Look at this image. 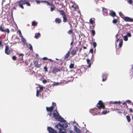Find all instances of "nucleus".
<instances>
[{
    "mask_svg": "<svg viewBox=\"0 0 133 133\" xmlns=\"http://www.w3.org/2000/svg\"><path fill=\"white\" fill-rule=\"evenodd\" d=\"M74 64L73 63H71L70 64L69 67V68L70 69L73 68L74 67Z\"/></svg>",
    "mask_w": 133,
    "mask_h": 133,
    "instance_id": "obj_32",
    "label": "nucleus"
},
{
    "mask_svg": "<svg viewBox=\"0 0 133 133\" xmlns=\"http://www.w3.org/2000/svg\"><path fill=\"white\" fill-rule=\"evenodd\" d=\"M71 7L74 8H77V7H76V5L75 4L72 5Z\"/></svg>",
    "mask_w": 133,
    "mask_h": 133,
    "instance_id": "obj_59",
    "label": "nucleus"
},
{
    "mask_svg": "<svg viewBox=\"0 0 133 133\" xmlns=\"http://www.w3.org/2000/svg\"><path fill=\"white\" fill-rule=\"evenodd\" d=\"M39 90H38L39 91L41 92L43 90V87L42 86L39 87Z\"/></svg>",
    "mask_w": 133,
    "mask_h": 133,
    "instance_id": "obj_34",
    "label": "nucleus"
},
{
    "mask_svg": "<svg viewBox=\"0 0 133 133\" xmlns=\"http://www.w3.org/2000/svg\"><path fill=\"white\" fill-rule=\"evenodd\" d=\"M72 32V31L71 30H70L68 31V33L69 34H70Z\"/></svg>",
    "mask_w": 133,
    "mask_h": 133,
    "instance_id": "obj_52",
    "label": "nucleus"
},
{
    "mask_svg": "<svg viewBox=\"0 0 133 133\" xmlns=\"http://www.w3.org/2000/svg\"><path fill=\"white\" fill-rule=\"evenodd\" d=\"M91 32L92 34L93 35V36H94L95 34V32L94 30H92L91 31Z\"/></svg>",
    "mask_w": 133,
    "mask_h": 133,
    "instance_id": "obj_40",
    "label": "nucleus"
},
{
    "mask_svg": "<svg viewBox=\"0 0 133 133\" xmlns=\"http://www.w3.org/2000/svg\"><path fill=\"white\" fill-rule=\"evenodd\" d=\"M128 37L127 36H124L123 37V39L125 41H127L128 40Z\"/></svg>",
    "mask_w": 133,
    "mask_h": 133,
    "instance_id": "obj_31",
    "label": "nucleus"
},
{
    "mask_svg": "<svg viewBox=\"0 0 133 133\" xmlns=\"http://www.w3.org/2000/svg\"><path fill=\"white\" fill-rule=\"evenodd\" d=\"M117 112L120 114H121L122 113V112L120 111H117Z\"/></svg>",
    "mask_w": 133,
    "mask_h": 133,
    "instance_id": "obj_63",
    "label": "nucleus"
},
{
    "mask_svg": "<svg viewBox=\"0 0 133 133\" xmlns=\"http://www.w3.org/2000/svg\"><path fill=\"white\" fill-rule=\"evenodd\" d=\"M29 44L30 46V47H29V49L30 50H31V51H33V48H32V46L31 45L30 43H29Z\"/></svg>",
    "mask_w": 133,
    "mask_h": 133,
    "instance_id": "obj_38",
    "label": "nucleus"
},
{
    "mask_svg": "<svg viewBox=\"0 0 133 133\" xmlns=\"http://www.w3.org/2000/svg\"><path fill=\"white\" fill-rule=\"evenodd\" d=\"M36 2L37 4H40L41 2H42V1H36Z\"/></svg>",
    "mask_w": 133,
    "mask_h": 133,
    "instance_id": "obj_58",
    "label": "nucleus"
},
{
    "mask_svg": "<svg viewBox=\"0 0 133 133\" xmlns=\"http://www.w3.org/2000/svg\"><path fill=\"white\" fill-rule=\"evenodd\" d=\"M59 11L60 14L62 15L63 16L66 15L64 11L63 10H59Z\"/></svg>",
    "mask_w": 133,
    "mask_h": 133,
    "instance_id": "obj_24",
    "label": "nucleus"
},
{
    "mask_svg": "<svg viewBox=\"0 0 133 133\" xmlns=\"http://www.w3.org/2000/svg\"><path fill=\"white\" fill-rule=\"evenodd\" d=\"M18 35L19 36L21 37L22 38L23 37V36L22 35V33L21 31L20 30H18Z\"/></svg>",
    "mask_w": 133,
    "mask_h": 133,
    "instance_id": "obj_35",
    "label": "nucleus"
},
{
    "mask_svg": "<svg viewBox=\"0 0 133 133\" xmlns=\"http://www.w3.org/2000/svg\"><path fill=\"white\" fill-rule=\"evenodd\" d=\"M5 52V54L7 55H9L10 52V50L8 45H6Z\"/></svg>",
    "mask_w": 133,
    "mask_h": 133,
    "instance_id": "obj_6",
    "label": "nucleus"
},
{
    "mask_svg": "<svg viewBox=\"0 0 133 133\" xmlns=\"http://www.w3.org/2000/svg\"><path fill=\"white\" fill-rule=\"evenodd\" d=\"M44 70H45L46 72H47L48 70H47V68L46 66H45L44 67Z\"/></svg>",
    "mask_w": 133,
    "mask_h": 133,
    "instance_id": "obj_56",
    "label": "nucleus"
},
{
    "mask_svg": "<svg viewBox=\"0 0 133 133\" xmlns=\"http://www.w3.org/2000/svg\"><path fill=\"white\" fill-rule=\"evenodd\" d=\"M42 2L44 3L45 4H46L47 5H49L51 6H53L54 5L52 3L49 2L47 1H42Z\"/></svg>",
    "mask_w": 133,
    "mask_h": 133,
    "instance_id": "obj_10",
    "label": "nucleus"
},
{
    "mask_svg": "<svg viewBox=\"0 0 133 133\" xmlns=\"http://www.w3.org/2000/svg\"><path fill=\"white\" fill-rule=\"evenodd\" d=\"M24 0H21L18 2L19 7L21 8H24L23 5L24 4Z\"/></svg>",
    "mask_w": 133,
    "mask_h": 133,
    "instance_id": "obj_4",
    "label": "nucleus"
},
{
    "mask_svg": "<svg viewBox=\"0 0 133 133\" xmlns=\"http://www.w3.org/2000/svg\"><path fill=\"white\" fill-rule=\"evenodd\" d=\"M47 81L45 79H44L42 81V82L44 84H45L47 82Z\"/></svg>",
    "mask_w": 133,
    "mask_h": 133,
    "instance_id": "obj_53",
    "label": "nucleus"
},
{
    "mask_svg": "<svg viewBox=\"0 0 133 133\" xmlns=\"http://www.w3.org/2000/svg\"><path fill=\"white\" fill-rule=\"evenodd\" d=\"M55 21L56 23H60L61 22V20L58 18H56L55 20Z\"/></svg>",
    "mask_w": 133,
    "mask_h": 133,
    "instance_id": "obj_18",
    "label": "nucleus"
},
{
    "mask_svg": "<svg viewBox=\"0 0 133 133\" xmlns=\"http://www.w3.org/2000/svg\"><path fill=\"white\" fill-rule=\"evenodd\" d=\"M97 107L99 109L101 108L104 109L105 108V106L103 104V103L102 100H100L97 104Z\"/></svg>",
    "mask_w": 133,
    "mask_h": 133,
    "instance_id": "obj_2",
    "label": "nucleus"
},
{
    "mask_svg": "<svg viewBox=\"0 0 133 133\" xmlns=\"http://www.w3.org/2000/svg\"><path fill=\"white\" fill-rule=\"evenodd\" d=\"M128 3L130 4H131L132 3V0H128Z\"/></svg>",
    "mask_w": 133,
    "mask_h": 133,
    "instance_id": "obj_54",
    "label": "nucleus"
},
{
    "mask_svg": "<svg viewBox=\"0 0 133 133\" xmlns=\"http://www.w3.org/2000/svg\"><path fill=\"white\" fill-rule=\"evenodd\" d=\"M126 36H127L128 37H130L131 36V35L130 32H128Z\"/></svg>",
    "mask_w": 133,
    "mask_h": 133,
    "instance_id": "obj_45",
    "label": "nucleus"
},
{
    "mask_svg": "<svg viewBox=\"0 0 133 133\" xmlns=\"http://www.w3.org/2000/svg\"><path fill=\"white\" fill-rule=\"evenodd\" d=\"M117 20L116 19H114L113 21H112V23L114 24H116L117 23Z\"/></svg>",
    "mask_w": 133,
    "mask_h": 133,
    "instance_id": "obj_47",
    "label": "nucleus"
},
{
    "mask_svg": "<svg viewBox=\"0 0 133 133\" xmlns=\"http://www.w3.org/2000/svg\"><path fill=\"white\" fill-rule=\"evenodd\" d=\"M81 71L79 69H77L75 72V74H77L79 76H81Z\"/></svg>",
    "mask_w": 133,
    "mask_h": 133,
    "instance_id": "obj_11",
    "label": "nucleus"
},
{
    "mask_svg": "<svg viewBox=\"0 0 133 133\" xmlns=\"http://www.w3.org/2000/svg\"><path fill=\"white\" fill-rule=\"evenodd\" d=\"M55 110L53 114V117L57 120L59 122L55 126V128L59 130L60 133H64L65 132V128L68 127L67 122L63 118L59 115L58 112L57 111V108H55Z\"/></svg>",
    "mask_w": 133,
    "mask_h": 133,
    "instance_id": "obj_1",
    "label": "nucleus"
},
{
    "mask_svg": "<svg viewBox=\"0 0 133 133\" xmlns=\"http://www.w3.org/2000/svg\"><path fill=\"white\" fill-rule=\"evenodd\" d=\"M93 19H94L93 20L92 19V18H90V19L89 23H90L91 24H92L93 23H94V18H93Z\"/></svg>",
    "mask_w": 133,
    "mask_h": 133,
    "instance_id": "obj_26",
    "label": "nucleus"
},
{
    "mask_svg": "<svg viewBox=\"0 0 133 133\" xmlns=\"http://www.w3.org/2000/svg\"><path fill=\"white\" fill-rule=\"evenodd\" d=\"M93 48L91 49L89 51V52H90L91 54H92V56L91 57V59H92V58L93 56Z\"/></svg>",
    "mask_w": 133,
    "mask_h": 133,
    "instance_id": "obj_27",
    "label": "nucleus"
},
{
    "mask_svg": "<svg viewBox=\"0 0 133 133\" xmlns=\"http://www.w3.org/2000/svg\"><path fill=\"white\" fill-rule=\"evenodd\" d=\"M93 45L94 48H95L97 46V44H96V43L95 42H93Z\"/></svg>",
    "mask_w": 133,
    "mask_h": 133,
    "instance_id": "obj_36",
    "label": "nucleus"
},
{
    "mask_svg": "<svg viewBox=\"0 0 133 133\" xmlns=\"http://www.w3.org/2000/svg\"><path fill=\"white\" fill-rule=\"evenodd\" d=\"M60 69H57L56 67L54 68L52 70V72H58V71H60Z\"/></svg>",
    "mask_w": 133,
    "mask_h": 133,
    "instance_id": "obj_14",
    "label": "nucleus"
},
{
    "mask_svg": "<svg viewBox=\"0 0 133 133\" xmlns=\"http://www.w3.org/2000/svg\"><path fill=\"white\" fill-rule=\"evenodd\" d=\"M4 30V29L1 26H0V31L3 32Z\"/></svg>",
    "mask_w": 133,
    "mask_h": 133,
    "instance_id": "obj_55",
    "label": "nucleus"
},
{
    "mask_svg": "<svg viewBox=\"0 0 133 133\" xmlns=\"http://www.w3.org/2000/svg\"><path fill=\"white\" fill-rule=\"evenodd\" d=\"M21 41L23 43V45H25L27 46V44L26 43V40L23 37L21 38Z\"/></svg>",
    "mask_w": 133,
    "mask_h": 133,
    "instance_id": "obj_12",
    "label": "nucleus"
},
{
    "mask_svg": "<svg viewBox=\"0 0 133 133\" xmlns=\"http://www.w3.org/2000/svg\"><path fill=\"white\" fill-rule=\"evenodd\" d=\"M70 53V51H68L67 53L64 56V58L66 59L67 58L69 55Z\"/></svg>",
    "mask_w": 133,
    "mask_h": 133,
    "instance_id": "obj_21",
    "label": "nucleus"
},
{
    "mask_svg": "<svg viewBox=\"0 0 133 133\" xmlns=\"http://www.w3.org/2000/svg\"><path fill=\"white\" fill-rule=\"evenodd\" d=\"M123 44V41L122 39L120 41V42L119 43L118 46L120 48H121Z\"/></svg>",
    "mask_w": 133,
    "mask_h": 133,
    "instance_id": "obj_28",
    "label": "nucleus"
},
{
    "mask_svg": "<svg viewBox=\"0 0 133 133\" xmlns=\"http://www.w3.org/2000/svg\"><path fill=\"white\" fill-rule=\"evenodd\" d=\"M114 104H117L118 103L119 104H120L121 103V102L120 101H115L114 102Z\"/></svg>",
    "mask_w": 133,
    "mask_h": 133,
    "instance_id": "obj_44",
    "label": "nucleus"
},
{
    "mask_svg": "<svg viewBox=\"0 0 133 133\" xmlns=\"http://www.w3.org/2000/svg\"><path fill=\"white\" fill-rule=\"evenodd\" d=\"M124 20L127 22H133V19L128 17H124Z\"/></svg>",
    "mask_w": 133,
    "mask_h": 133,
    "instance_id": "obj_7",
    "label": "nucleus"
},
{
    "mask_svg": "<svg viewBox=\"0 0 133 133\" xmlns=\"http://www.w3.org/2000/svg\"><path fill=\"white\" fill-rule=\"evenodd\" d=\"M109 112V111L107 112V111L105 110H103L102 112V113L103 115H105L107 113H108Z\"/></svg>",
    "mask_w": 133,
    "mask_h": 133,
    "instance_id": "obj_33",
    "label": "nucleus"
},
{
    "mask_svg": "<svg viewBox=\"0 0 133 133\" xmlns=\"http://www.w3.org/2000/svg\"><path fill=\"white\" fill-rule=\"evenodd\" d=\"M41 36V34L39 32L36 33L35 34V35L34 37L36 39L38 38Z\"/></svg>",
    "mask_w": 133,
    "mask_h": 133,
    "instance_id": "obj_17",
    "label": "nucleus"
},
{
    "mask_svg": "<svg viewBox=\"0 0 133 133\" xmlns=\"http://www.w3.org/2000/svg\"><path fill=\"white\" fill-rule=\"evenodd\" d=\"M83 129H82L81 130V133H87V129L85 128H83Z\"/></svg>",
    "mask_w": 133,
    "mask_h": 133,
    "instance_id": "obj_20",
    "label": "nucleus"
},
{
    "mask_svg": "<svg viewBox=\"0 0 133 133\" xmlns=\"http://www.w3.org/2000/svg\"><path fill=\"white\" fill-rule=\"evenodd\" d=\"M108 74L107 73H103L102 74V81L103 82H104L106 80L107 78Z\"/></svg>",
    "mask_w": 133,
    "mask_h": 133,
    "instance_id": "obj_5",
    "label": "nucleus"
},
{
    "mask_svg": "<svg viewBox=\"0 0 133 133\" xmlns=\"http://www.w3.org/2000/svg\"><path fill=\"white\" fill-rule=\"evenodd\" d=\"M46 110L48 112H52L54 109L52 106L49 107H46Z\"/></svg>",
    "mask_w": 133,
    "mask_h": 133,
    "instance_id": "obj_9",
    "label": "nucleus"
},
{
    "mask_svg": "<svg viewBox=\"0 0 133 133\" xmlns=\"http://www.w3.org/2000/svg\"><path fill=\"white\" fill-rule=\"evenodd\" d=\"M63 21L64 22H65L67 21V19L66 18V15H65L64 16H63Z\"/></svg>",
    "mask_w": 133,
    "mask_h": 133,
    "instance_id": "obj_25",
    "label": "nucleus"
},
{
    "mask_svg": "<svg viewBox=\"0 0 133 133\" xmlns=\"http://www.w3.org/2000/svg\"><path fill=\"white\" fill-rule=\"evenodd\" d=\"M40 92L38 90V89H37L36 91V96L37 97H38L39 93Z\"/></svg>",
    "mask_w": 133,
    "mask_h": 133,
    "instance_id": "obj_46",
    "label": "nucleus"
},
{
    "mask_svg": "<svg viewBox=\"0 0 133 133\" xmlns=\"http://www.w3.org/2000/svg\"><path fill=\"white\" fill-rule=\"evenodd\" d=\"M3 32H7L8 33H9V30L8 29H4V30L3 31Z\"/></svg>",
    "mask_w": 133,
    "mask_h": 133,
    "instance_id": "obj_39",
    "label": "nucleus"
},
{
    "mask_svg": "<svg viewBox=\"0 0 133 133\" xmlns=\"http://www.w3.org/2000/svg\"><path fill=\"white\" fill-rule=\"evenodd\" d=\"M76 51L75 50H73L71 52V54L72 55H74L76 54Z\"/></svg>",
    "mask_w": 133,
    "mask_h": 133,
    "instance_id": "obj_30",
    "label": "nucleus"
},
{
    "mask_svg": "<svg viewBox=\"0 0 133 133\" xmlns=\"http://www.w3.org/2000/svg\"><path fill=\"white\" fill-rule=\"evenodd\" d=\"M37 23L35 21H34L32 22V25L33 26H36L37 24Z\"/></svg>",
    "mask_w": 133,
    "mask_h": 133,
    "instance_id": "obj_23",
    "label": "nucleus"
},
{
    "mask_svg": "<svg viewBox=\"0 0 133 133\" xmlns=\"http://www.w3.org/2000/svg\"><path fill=\"white\" fill-rule=\"evenodd\" d=\"M97 109L96 108H92L90 109L89 110H91V111H95Z\"/></svg>",
    "mask_w": 133,
    "mask_h": 133,
    "instance_id": "obj_50",
    "label": "nucleus"
},
{
    "mask_svg": "<svg viewBox=\"0 0 133 133\" xmlns=\"http://www.w3.org/2000/svg\"><path fill=\"white\" fill-rule=\"evenodd\" d=\"M58 63L60 65H61L62 64H63V62L61 60H60V61L59 62H58Z\"/></svg>",
    "mask_w": 133,
    "mask_h": 133,
    "instance_id": "obj_48",
    "label": "nucleus"
},
{
    "mask_svg": "<svg viewBox=\"0 0 133 133\" xmlns=\"http://www.w3.org/2000/svg\"><path fill=\"white\" fill-rule=\"evenodd\" d=\"M48 59V58L46 57H44L42 58V59L43 60H45Z\"/></svg>",
    "mask_w": 133,
    "mask_h": 133,
    "instance_id": "obj_57",
    "label": "nucleus"
},
{
    "mask_svg": "<svg viewBox=\"0 0 133 133\" xmlns=\"http://www.w3.org/2000/svg\"><path fill=\"white\" fill-rule=\"evenodd\" d=\"M34 64L35 66L37 68H39L40 65L39 64H38V62L37 61H35L34 62Z\"/></svg>",
    "mask_w": 133,
    "mask_h": 133,
    "instance_id": "obj_19",
    "label": "nucleus"
},
{
    "mask_svg": "<svg viewBox=\"0 0 133 133\" xmlns=\"http://www.w3.org/2000/svg\"><path fill=\"white\" fill-rule=\"evenodd\" d=\"M24 54H20L19 55V57H20L21 56H22V57L23 56H24Z\"/></svg>",
    "mask_w": 133,
    "mask_h": 133,
    "instance_id": "obj_64",
    "label": "nucleus"
},
{
    "mask_svg": "<svg viewBox=\"0 0 133 133\" xmlns=\"http://www.w3.org/2000/svg\"><path fill=\"white\" fill-rule=\"evenodd\" d=\"M52 106H53V108H54L55 107H56H56L57 108V107L56 106V104L55 103L52 102Z\"/></svg>",
    "mask_w": 133,
    "mask_h": 133,
    "instance_id": "obj_42",
    "label": "nucleus"
},
{
    "mask_svg": "<svg viewBox=\"0 0 133 133\" xmlns=\"http://www.w3.org/2000/svg\"><path fill=\"white\" fill-rule=\"evenodd\" d=\"M48 115L50 117H53V114L51 112H50L48 114Z\"/></svg>",
    "mask_w": 133,
    "mask_h": 133,
    "instance_id": "obj_43",
    "label": "nucleus"
},
{
    "mask_svg": "<svg viewBox=\"0 0 133 133\" xmlns=\"http://www.w3.org/2000/svg\"><path fill=\"white\" fill-rule=\"evenodd\" d=\"M126 102L128 103H130L131 102V101L130 100H127L126 101Z\"/></svg>",
    "mask_w": 133,
    "mask_h": 133,
    "instance_id": "obj_60",
    "label": "nucleus"
},
{
    "mask_svg": "<svg viewBox=\"0 0 133 133\" xmlns=\"http://www.w3.org/2000/svg\"><path fill=\"white\" fill-rule=\"evenodd\" d=\"M102 11L103 13V14L104 16H106L107 15L108 10L107 9H102Z\"/></svg>",
    "mask_w": 133,
    "mask_h": 133,
    "instance_id": "obj_13",
    "label": "nucleus"
},
{
    "mask_svg": "<svg viewBox=\"0 0 133 133\" xmlns=\"http://www.w3.org/2000/svg\"><path fill=\"white\" fill-rule=\"evenodd\" d=\"M126 118L127 119L128 121L129 122L130 121V117L128 115L126 116Z\"/></svg>",
    "mask_w": 133,
    "mask_h": 133,
    "instance_id": "obj_29",
    "label": "nucleus"
},
{
    "mask_svg": "<svg viewBox=\"0 0 133 133\" xmlns=\"http://www.w3.org/2000/svg\"><path fill=\"white\" fill-rule=\"evenodd\" d=\"M122 104L123 105H125L126 106L127 105V104L125 102H124Z\"/></svg>",
    "mask_w": 133,
    "mask_h": 133,
    "instance_id": "obj_62",
    "label": "nucleus"
},
{
    "mask_svg": "<svg viewBox=\"0 0 133 133\" xmlns=\"http://www.w3.org/2000/svg\"><path fill=\"white\" fill-rule=\"evenodd\" d=\"M11 18H10V19L11 20V21H14V18L13 17V15H12V12L11 14Z\"/></svg>",
    "mask_w": 133,
    "mask_h": 133,
    "instance_id": "obj_49",
    "label": "nucleus"
},
{
    "mask_svg": "<svg viewBox=\"0 0 133 133\" xmlns=\"http://www.w3.org/2000/svg\"><path fill=\"white\" fill-rule=\"evenodd\" d=\"M119 15L120 16H121V17H122V16L123 15L122 13L121 12H119Z\"/></svg>",
    "mask_w": 133,
    "mask_h": 133,
    "instance_id": "obj_61",
    "label": "nucleus"
},
{
    "mask_svg": "<svg viewBox=\"0 0 133 133\" xmlns=\"http://www.w3.org/2000/svg\"><path fill=\"white\" fill-rule=\"evenodd\" d=\"M74 130L76 133H81V130L80 129L77 127L76 126H74Z\"/></svg>",
    "mask_w": 133,
    "mask_h": 133,
    "instance_id": "obj_8",
    "label": "nucleus"
},
{
    "mask_svg": "<svg viewBox=\"0 0 133 133\" xmlns=\"http://www.w3.org/2000/svg\"><path fill=\"white\" fill-rule=\"evenodd\" d=\"M110 14L111 16L114 17L116 16V14L115 12L111 10L110 12Z\"/></svg>",
    "mask_w": 133,
    "mask_h": 133,
    "instance_id": "obj_15",
    "label": "nucleus"
},
{
    "mask_svg": "<svg viewBox=\"0 0 133 133\" xmlns=\"http://www.w3.org/2000/svg\"><path fill=\"white\" fill-rule=\"evenodd\" d=\"M47 129L49 133H57L56 131L51 127H48Z\"/></svg>",
    "mask_w": 133,
    "mask_h": 133,
    "instance_id": "obj_3",
    "label": "nucleus"
},
{
    "mask_svg": "<svg viewBox=\"0 0 133 133\" xmlns=\"http://www.w3.org/2000/svg\"><path fill=\"white\" fill-rule=\"evenodd\" d=\"M59 82H55L54 83H53L52 85L53 86H54L55 85H59Z\"/></svg>",
    "mask_w": 133,
    "mask_h": 133,
    "instance_id": "obj_37",
    "label": "nucleus"
},
{
    "mask_svg": "<svg viewBox=\"0 0 133 133\" xmlns=\"http://www.w3.org/2000/svg\"><path fill=\"white\" fill-rule=\"evenodd\" d=\"M12 59L13 60H15L16 59V57L15 56H14L12 57Z\"/></svg>",
    "mask_w": 133,
    "mask_h": 133,
    "instance_id": "obj_51",
    "label": "nucleus"
},
{
    "mask_svg": "<svg viewBox=\"0 0 133 133\" xmlns=\"http://www.w3.org/2000/svg\"><path fill=\"white\" fill-rule=\"evenodd\" d=\"M86 61L88 64V67H90L91 65V62L90 59L88 58L87 59Z\"/></svg>",
    "mask_w": 133,
    "mask_h": 133,
    "instance_id": "obj_16",
    "label": "nucleus"
},
{
    "mask_svg": "<svg viewBox=\"0 0 133 133\" xmlns=\"http://www.w3.org/2000/svg\"><path fill=\"white\" fill-rule=\"evenodd\" d=\"M89 112L91 114H92V115L93 116H95L97 114V113L94 114V112L92 111H91V110H89Z\"/></svg>",
    "mask_w": 133,
    "mask_h": 133,
    "instance_id": "obj_41",
    "label": "nucleus"
},
{
    "mask_svg": "<svg viewBox=\"0 0 133 133\" xmlns=\"http://www.w3.org/2000/svg\"><path fill=\"white\" fill-rule=\"evenodd\" d=\"M24 4H26L27 6H31L30 4L27 0H24Z\"/></svg>",
    "mask_w": 133,
    "mask_h": 133,
    "instance_id": "obj_22",
    "label": "nucleus"
}]
</instances>
